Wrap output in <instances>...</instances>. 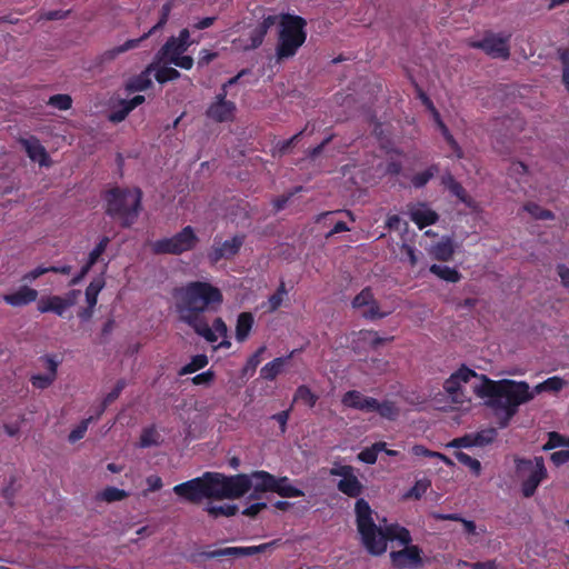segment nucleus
I'll return each mask as SVG.
<instances>
[{
	"mask_svg": "<svg viewBox=\"0 0 569 569\" xmlns=\"http://www.w3.org/2000/svg\"><path fill=\"white\" fill-rule=\"evenodd\" d=\"M173 298L178 319L208 342H216L217 336L204 313L220 308L223 302L221 290L208 281L196 280L174 288Z\"/></svg>",
	"mask_w": 569,
	"mask_h": 569,
	"instance_id": "nucleus-1",
	"label": "nucleus"
},
{
	"mask_svg": "<svg viewBox=\"0 0 569 569\" xmlns=\"http://www.w3.org/2000/svg\"><path fill=\"white\" fill-rule=\"evenodd\" d=\"M355 513L360 541L372 556L385 553L388 541L398 540L401 545H408L412 541L410 531L398 523H390L383 527L377 525L373 519L375 511L363 498H359L356 501Z\"/></svg>",
	"mask_w": 569,
	"mask_h": 569,
	"instance_id": "nucleus-2",
	"label": "nucleus"
},
{
	"mask_svg": "<svg viewBox=\"0 0 569 569\" xmlns=\"http://www.w3.org/2000/svg\"><path fill=\"white\" fill-rule=\"evenodd\" d=\"M481 383L475 387V393L480 398H488L487 405L506 415L507 422L517 413L520 405L530 401L533 393L525 381L499 380L495 381L480 375Z\"/></svg>",
	"mask_w": 569,
	"mask_h": 569,
	"instance_id": "nucleus-3",
	"label": "nucleus"
},
{
	"mask_svg": "<svg viewBox=\"0 0 569 569\" xmlns=\"http://www.w3.org/2000/svg\"><path fill=\"white\" fill-rule=\"evenodd\" d=\"M143 193L140 188L113 187L103 194L106 214L122 228L132 227L142 210Z\"/></svg>",
	"mask_w": 569,
	"mask_h": 569,
	"instance_id": "nucleus-4",
	"label": "nucleus"
},
{
	"mask_svg": "<svg viewBox=\"0 0 569 569\" xmlns=\"http://www.w3.org/2000/svg\"><path fill=\"white\" fill-rule=\"evenodd\" d=\"M307 21L305 18L291 13H281L279 17V34L276 53L278 60L293 57L307 39Z\"/></svg>",
	"mask_w": 569,
	"mask_h": 569,
	"instance_id": "nucleus-5",
	"label": "nucleus"
},
{
	"mask_svg": "<svg viewBox=\"0 0 569 569\" xmlns=\"http://www.w3.org/2000/svg\"><path fill=\"white\" fill-rule=\"evenodd\" d=\"M214 500L238 499L243 497L252 487V478L247 473L226 476L212 472Z\"/></svg>",
	"mask_w": 569,
	"mask_h": 569,
	"instance_id": "nucleus-6",
	"label": "nucleus"
},
{
	"mask_svg": "<svg viewBox=\"0 0 569 569\" xmlns=\"http://www.w3.org/2000/svg\"><path fill=\"white\" fill-rule=\"evenodd\" d=\"M172 491L193 505L200 503L203 499H214L212 472L207 471L200 477L176 485Z\"/></svg>",
	"mask_w": 569,
	"mask_h": 569,
	"instance_id": "nucleus-7",
	"label": "nucleus"
},
{
	"mask_svg": "<svg viewBox=\"0 0 569 569\" xmlns=\"http://www.w3.org/2000/svg\"><path fill=\"white\" fill-rule=\"evenodd\" d=\"M199 242V238L191 226H186L178 233L170 238H162L152 243V251L156 254L179 256L191 251Z\"/></svg>",
	"mask_w": 569,
	"mask_h": 569,
	"instance_id": "nucleus-8",
	"label": "nucleus"
},
{
	"mask_svg": "<svg viewBox=\"0 0 569 569\" xmlns=\"http://www.w3.org/2000/svg\"><path fill=\"white\" fill-rule=\"evenodd\" d=\"M516 467L518 475L529 471V476L521 483V491L523 497H532L541 481L547 478L543 458L536 457L535 461L529 459H517Z\"/></svg>",
	"mask_w": 569,
	"mask_h": 569,
	"instance_id": "nucleus-9",
	"label": "nucleus"
},
{
	"mask_svg": "<svg viewBox=\"0 0 569 569\" xmlns=\"http://www.w3.org/2000/svg\"><path fill=\"white\" fill-rule=\"evenodd\" d=\"M355 471L352 466L339 463H335L329 471L332 477H341L337 483V489L349 498H358L365 490V486Z\"/></svg>",
	"mask_w": 569,
	"mask_h": 569,
	"instance_id": "nucleus-10",
	"label": "nucleus"
},
{
	"mask_svg": "<svg viewBox=\"0 0 569 569\" xmlns=\"http://www.w3.org/2000/svg\"><path fill=\"white\" fill-rule=\"evenodd\" d=\"M510 38L511 34L488 32L481 40L473 41L470 46L482 50L492 58L507 60L510 57Z\"/></svg>",
	"mask_w": 569,
	"mask_h": 569,
	"instance_id": "nucleus-11",
	"label": "nucleus"
},
{
	"mask_svg": "<svg viewBox=\"0 0 569 569\" xmlns=\"http://www.w3.org/2000/svg\"><path fill=\"white\" fill-rule=\"evenodd\" d=\"M246 241L244 234H234L231 239L221 241L217 236L213 244L208 251V260L211 264L218 263L220 260H230L236 257Z\"/></svg>",
	"mask_w": 569,
	"mask_h": 569,
	"instance_id": "nucleus-12",
	"label": "nucleus"
},
{
	"mask_svg": "<svg viewBox=\"0 0 569 569\" xmlns=\"http://www.w3.org/2000/svg\"><path fill=\"white\" fill-rule=\"evenodd\" d=\"M405 548L390 552V561L395 569H418L423 565L422 550L417 545H403Z\"/></svg>",
	"mask_w": 569,
	"mask_h": 569,
	"instance_id": "nucleus-13",
	"label": "nucleus"
},
{
	"mask_svg": "<svg viewBox=\"0 0 569 569\" xmlns=\"http://www.w3.org/2000/svg\"><path fill=\"white\" fill-rule=\"evenodd\" d=\"M169 12H170V6L164 4L162 7L161 17L156 26H153L148 32L142 34L140 38L129 39L123 44L114 47L110 50H107L101 56L102 61H111V60L116 59L119 54L137 48L141 41L148 39L156 30H158L159 28H162L167 23Z\"/></svg>",
	"mask_w": 569,
	"mask_h": 569,
	"instance_id": "nucleus-14",
	"label": "nucleus"
},
{
	"mask_svg": "<svg viewBox=\"0 0 569 569\" xmlns=\"http://www.w3.org/2000/svg\"><path fill=\"white\" fill-rule=\"evenodd\" d=\"M497 436L495 429H486L475 433H467L462 437L452 439L447 447L449 448H471V447H485L491 443Z\"/></svg>",
	"mask_w": 569,
	"mask_h": 569,
	"instance_id": "nucleus-15",
	"label": "nucleus"
},
{
	"mask_svg": "<svg viewBox=\"0 0 569 569\" xmlns=\"http://www.w3.org/2000/svg\"><path fill=\"white\" fill-rule=\"evenodd\" d=\"M345 407L360 410L363 412H376L378 400L372 397L363 396L358 390L347 391L341 399Z\"/></svg>",
	"mask_w": 569,
	"mask_h": 569,
	"instance_id": "nucleus-16",
	"label": "nucleus"
},
{
	"mask_svg": "<svg viewBox=\"0 0 569 569\" xmlns=\"http://www.w3.org/2000/svg\"><path fill=\"white\" fill-rule=\"evenodd\" d=\"M473 377H478V373L462 365L458 370L451 373L448 379L445 380L443 389L449 396H451L455 401H457V396L461 390V383L468 382Z\"/></svg>",
	"mask_w": 569,
	"mask_h": 569,
	"instance_id": "nucleus-17",
	"label": "nucleus"
},
{
	"mask_svg": "<svg viewBox=\"0 0 569 569\" xmlns=\"http://www.w3.org/2000/svg\"><path fill=\"white\" fill-rule=\"evenodd\" d=\"M408 211L411 221L416 223L420 230L435 224L439 219L438 213L428 208V206L423 202L418 204H409Z\"/></svg>",
	"mask_w": 569,
	"mask_h": 569,
	"instance_id": "nucleus-18",
	"label": "nucleus"
},
{
	"mask_svg": "<svg viewBox=\"0 0 569 569\" xmlns=\"http://www.w3.org/2000/svg\"><path fill=\"white\" fill-rule=\"evenodd\" d=\"M278 17L277 16H267L262 19L261 22H259L249 33L248 43L244 44V50H254L259 48L269 29L277 22Z\"/></svg>",
	"mask_w": 569,
	"mask_h": 569,
	"instance_id": "nucleus-19",
	"label": "nucleus"
},
{
	"mask_svg": "<svg viewBox=\"0 0 569 569\" xmlns=\"http://www.w3.org/2000/svg\"><path fill=\"white\" fill-rule=\"evenodd\" d=\"M236 103L232 101H213L207 109L206 116L216 122L231 121L234 117Z\"/></svg>",
	"mask_w": 569,
	"mask_h": 569,
	"instance_id": "nucleus-20",
	"label": "nucleus"
},
{
	"mask_svg": "<svg viewBox=\"0 0 569 569\" xmlns=\"http://www.w3.org/2000/svg\"><path fill=\"white\" fill-rule=\"evenodd\" d=\"M21 144L32 161L38 162L41 167L50 166V157L46 148L40 143L39 139L36 137L22 139Z\"/></svg>",
	"mask_w": 569,
	"mask_h": 569,
	"instance_id": "nucleus-21",
	"label": "nucleus"
},
{
	"mask_svg": "<svg viewBox=\"0 0 569 569\" xmlns=\"http://www.w3.org/2000/svg\"><path fill=\"white\" fill-rule=\"evenodd\" d=\"M158 63L152 61L139 74L131 77L126 83V90L129 92H140L152 86L151 74L157 69Z\"/></svg>",
	"mask_w": 569,
	"mask_h": 569,
	"instance_id": "nucleus-22",
	"label": "nucleus"
},
{
	"mask_svg": "<svg viewBox=\"0 0 569 569\" xmlns=\"http://www.w3.org/2000/svg\"><path fill=\"white\" fill-rule=\"evenodd\" d=\"M38 298V291L28 286L20 287L17 291L3 296V301L12 307L27 306Z\"/></svg>",
	"mask_w": 569,
	"mask_h": 569,
	"instance_id": "nucleus-23",
	"label": "nucleus"
},
{
	"mask_svg": "<svg viewBox=\"0 0 569 569\" xmlns=\"http://www.w3.org/2000/svg\"><path fill=\"white\" fill-rule=\"evenodd\" d=\"M187 51L183 44L176 41V37H170L164 44L156 53L153 61L160 64L161 62L169 63L172 57H178Z\"/></svg>",
	"mask_w": 569,
	"mask_h": 569,
	"instance_id": "nucleus-24",
	"label": "nucleus"
},
{
	"mask_svg": "<svg viewBox=\"0 0 569 569\" xmlns=\"http://www.w3.org/2000/svg\"><path fill=\"white\" fill-rule=\"evenodd\" d=\"M296 350H292L286 357L274 358L272 361L266 363L260 370V377L268 381H273L283 369V366L295 356Z\"/></svg>",
	"mask_w": 569,
	"mask_h": 569,
	"instance_id": "nucleus-25",
	"label": "nucleus"
},
{
	"mask_svg": "<svg viewBox=\"0 0 569 569\" xmlns=\"http://www.w3.org/2000/svg\"><path fill=\"white\" fill-rule=\"evenodd\" d=\"M254 317L251 312L244 311L238 315L236 322V340L238 342H244L253 328Z\"/></svg>",
	"mask_w": 569,
	"mask_h": 569,
	"instance_id": "nucleus-26",
	"label": "nucleus"
},
{
	"mask_svg": "<svg viewBox=\"0 0 569 569\" xmlns=\"http://www.w3.org/2000/svg\"><path fill=\"white\" fill-rule=\"evenodd\" d=\"M249 476L252 478L251 488L256 491L273 492L277 477L264 470L252 471Z\"/></svg>",
	"mask_w": 569,
	"mask_h": 569,
	"instance_id": "nucleus-27",
	"label": "nucleus"
},
{
	"mask_svg": "<svg viewBox=\"0 0 569 569\" xmlns=\"http://www.w3.org/2000/svg\"><path fill=\"white\" fill-rule=\"evenodd\" d=\"M37 308L41 313L53 312L60 317H62L67 310L64 300H62V297L60 296H50L47 298H41L38 302Z\"/></svg>",
	"mask_w": 569,
	"mask_h": 569,
	"instance_id": "nucleus-28",
	"label": "nucleus"
},
{
	"mask_svg": "<svg viewBox=\"0 0 569 569\" xmlns=\"http://www.w3.org/2000/svg\"><path fill=\"white\" fill-rule=\"evenodd\" d=\"M273 492L282 498H299L305 495L301 489L291 485L288 477L276 478Z\"/></svg>",
	"mask_w": 569,
	"mask_h": 569,
	"instance_id": "nucleus-29",
	"label": "nucleus"
},
{
	"mask_svg": "<svg viewBox=\"0 0 569 569\" xmlns=\"http://www.w3.org/2000/svg\"><path fill=\"white\" fill-rule=\"evenodd\" d=\"M429 270L432 274L439 277L440 279H442L447 282H451V283L459 282L462 277L461 273L457 269L448 267V266H441V264L435 263L429 268Z\"/></svg>",
	"mask_w": 569,
	"mask_h": 569,
	"instance_id": "nucleus-30",
	"label": "nucleus"
},
{
	"mask_svg": "<svg viewBox=\"0 0 569 569\" xmlns=\"http://www.w3.org/2000/svg\"><path fill=\"white\" fill-rule=\"evenodd\" d=\"M439 170V164L433 163L426 170L413 174L410 178L412 187L416 189L423 188L436 174H438Z\"/></svg>",
	"mask_w": 569,
	"mask_h": 569,
	"instance_id": "nucleus-31",
	"label": "nucleus"
},
{
	"mask_svg": "<svg viewBox=\"0 0 569 569\" xmlns=\"http://www.w3.org/2000/svg\"><path fill=\"white\" fill-rule=\"evenodd\" d=\"M106 282L102 277L93 279L86 289V300L90 308H94L98 302V295L103 289Z\"/></svg>",
	"mask_w": 569,
	"mask_h": 569,
	"instance_id": "nucleus-32",
	"label": "nucleus"
},
{
	"mask_svg": "<svg viewBox=\"0 0 569 569\" xmlns=\"http://www.w3.org/2000/svg\"><path fill=\"white\" fill-rule=\"evenodd\" d=\"M124 388H126V381L123 379L118 380L116 386L113 387V389L103 398V400L99 407V410L96 415L97 419H99L101 417V415L104 412V410L107 409V407L109 405H111L114 400H117L119 398V396L121 395V392Z\"/></svg>",
	"mask_w": 569,
	"mask_h": 569,
	"instance_id": "nucleus-33",
	"label": "nucleus"
},
{
	"mask_svg": "<svg viewBox=\"0 0 569 569\" xmlns=\"http://www.w3.org/2000/svg\"><path fill=\"white\" fill-rule=\"evenodd\" d=\"M523 210L527 211L536 220H553L555 219V213L551 210L545 209L536 202L529 201V202L525 203Z\"/></svg>",
	"mask_w": 569,
	"mask_h": 569,
	"instance_id": "nucleus-34",
	"label": "nucleus"
},
{
	"mask_svg": "<svg viewBox=\"0 0 569 569\" xmlns=\"http://www.w3.org/2000/svg\"><path fill=\"white\" fill-rule=\"evenodd\" d=\"M376 412L381 418H385V419L393 421V420H396L398 418L400 410L397 407L395 401L383 400L381 402L378 401Z\"/></svg>",
	"mask_w": 569,
	"mask_h": 569,
	"instance_id": "nucleus-35",
	"label": "nucleus"
},
{
	"mask_svg": "<svg viewBox=\"0 0 569 569\" xmlns=\"http://www.w3.org/2000/svg\"><path fill=\"white\" fill-rule=\"evenodd\" d=\"M209 360L206 355H196L191 358L190 362L184 365L178 371L179 376H186L193 373L200 369H203L208 365Z\"/></svg>",
	"mask_w": 569,
	"mask_h": 569,
	"instance_id": "nucleus-36",
	"label": "nucleus"
},
{
	"mask_svg": "<svg viewBox=\"0 0 569 569\" xmlns=\"http://www.w3.org/2000/svg\"><path fill=\"white\" fill-rule=\"evenodd\" d=\"M110 243V238L103 236L96 247L90 251L88 259L86 261L87 269H91L100 259V257L104 253L108 244Z\"/></svg>",
	"mask_w": 569,
	"mask_h": 569,
	"instance_id": "nucleus-37",
	"label": "nucleus"
},
{
	"mask_svg": "<svg viewBox=\"0 0 569 569\" xmlns=\"http://www.w3.org/2000/svg\"><path fill=\"white\" fill-rule=\"evenodd\" d=\"M293 401H301L309 408H313L318 401V396L308 386L301 385L295 392Z\"/></svg>",
	"mask_w": 569,
	"mask_h": 569,
	"instance_id": "nucleus-38",
	"label": "nucleus"
},
{
	"mask_svg": "<svg viewBox=\"0 0 569 569\" xmlns=\"http://www.w3.org/2000/svg\"><path fill=\"white\" fill-rule=\"evenodd\" d=\"M153 72L156 81L160 84L167 83L169 81H174L179 79L181 76V73L177 69L167 66L160 67V64H158L157 69Z\"/></svg>",
	"mask_w": 569,
	"mask_h": 569,
	"instance_id": "nucleus-39",
	"label": "nucleus"
},
{
	"mask_svg": "<svg viewBox=\"0 0 569 569\" xmlns=\"http://www.w3.org/2000/svg\"><path fill=\"white\" fill-rule=\"evenodd\" d=\"M453 252V246L450 240L440 241L433 247V256L439 261H449Z\"/></svg>",
	"mask_w": 569,
	"mask_h": 569,
	"instance_id": "nucleus-40",
	"label": "nucleus"
},
{
	"mask_svg": "<svg viewBox=\"0 0 569 569\" xmlns=\"http://www.w3.org/2000/svg\"><path fill=\"white\" fill-rule=\"evenodd\" d=\"M455 457L460 463L468 467L470 469V471L472 472V475H475L476 477L480 476L481 463L478 459L470 457L469 455L465 453L463 451H456Z\"/></svg>",
	"mask_w": 569,
	"mask_h": 569,
	"instance_id": "nucleus-41",
	"label": "nucleus"
},
{
	"mask_svg": "<svg viewBox=\"0 0 569 569\" xmlns=\"http://www.w3.org/2000/svg\"><path fill=\"white\" fill-rule=\"evenodd\" d=\"M159 437L154 426L147 427L142 430L139 439V446L141 448H149L159 443Z\"/></svg>",
	"mask_w": 569,
	"mask_h": 569,
	"instance_id": "nucleus-42",
	"label": "nucleus"
},
{
	"mask_svg": "<svg viewBox=\"0 0 569 569\" xmlns=\"http://www.w3.org/2000/svg\"><path fill=\"white\" fill-rule=\"evenodd\" d=\"M209 516L213 518H218L221 516L231 517L238 512V507L236 505H222V506H207L204 509Z\"/></svg>",
	"mask_w": 569,
	"mask_h": 569,
	"instance_id": "nucleus-43",
	"label": "nucleus"
},
{
	"mask_svg": "<svg viewBox=\"0 0 569 569\" xmlns=\"http://www.w3.org/2000/svg\"><path fill=\"white\" fill-rule=\"evenodd\" d=\"M565 380L558 376L550 377L546 379L543 382L539 383L536 389L538 392L541 391H550V392H558L560 391L565 386Z\"/></svg>",
	"mask_w": 569,
	"mask_h": 569,
	"instance_id": "nucleus-44",
	"label": "nucleus"
},
{
	"mask_svg": "<svg viewBox=\"0 0 569 569\" xmlns=\"http://www.w3.org/2000/svg\"><path fill=\"white\" fill-rule=\"evenodd\" d=\"M47 103L52 108L66 111L72 107V98L66 93H58L51 96Z\"/></svg>",
	"mask_w": 569,
	"mask_h": 569,
	"instance_id": "nucleus-45",
	"label": "nucleus"
},
{
	"mask_svg": "<svg viewBox=\"0 0 569 569\" xmlns=\"http://www.w3.org/2000/svg\"><path fill=\"white\" fill-rule=\"evenodd\" d=\"M286 295V286L283 282H281L276 292L272 293L268 299V311L274 312L276 310H278L282 305Z\"/></svg>",
	"mask_w": 569,
	"mask_h": 569,
	"instance_id": "nucleus-46",
	"label": "nucleus"
},
{
	"mask_svg": "<svg viewBox=\"0 0 569 569\" xmlns=\"http://www.w3.org/2000/svg\"><path fill=\"white\" fill-rule=\"evenodd\" d=\"M93 420H97L96 416H91L87 419H83L74 429L71 430V432L69 433V441L71 443H74L77 442L78 440L82 439L88 430V427L89 425L93 421Z\"/></svg>",
	"mask_w": 569,
	"mask_h": 569,
	"instance_id": "nucleus-47",
	"label": "nucleus"
},
{
	"mask_svg": "<svg viewBox=\"0 0 569 569\" xmlns=\"http://www.w3.org/2000/svg\"><path fill=\"white\" fill-rule=\"evenodd\" d=\"M375 297L370 287L363 288L352 300L351 305L355 309L368 307L372 303Z\"/></svg>",
	"mask_w": 569,
	"mask_h": 569,
	"instance_id": "nucleus-48",
	"label": "nucleus"
},
{
	"mask_svg": "<svg viewBox=\"0 0 569 569\" xmlns=\"http://www.w3.org/2000/svg\"><path fill=\"white\" fill-rule=\"evenodd\" d=\"M100 497H101L102 500H104L107 502H114V501H121L124 498H127L128 497V492L122 490V489H118L116 487H107L100 493Z\"/></svg>",
	"mask_w": 569,
	"mask_h": 569,
	"instance_id": "nucleus-49",
	"label": "nucleus"
},
{
	"mask_svg": "<svg viewBox=\"0 0 569 569\" xmlns=\"http://www.w3.org/2000/svg\"><path fill=\"white\" fill-rule=\"evenodd\" d=\"M529 173V168L522 161H512L508 168V176L515 178L518 181H522V178Z\"/></svg>",
	"mask_w": 569,
	"mask_h": 569,
	"instance_id": "nucleus-50",
	"label": "nucleus"
},
{
	"mask_svg": "<svg viewBox=\"0 0 569 569\" xmlns=\"http://www.w3.org/2000/svg\"><path fill=\"white\" fill-rule=\"evenodd\" d=\"M448 190L452 196L457 197L459 201L465 203L467 207H473V200L471 199V197L468 196L466 189L462 187L460 182L457 181Z\"/></svg>",
	"mask_w": 569,
	"mask_h": 569,
	"instance_id": "nucleus-51",
	"label": "nucleus"
},
{
	"mask_svg": "<svg viewBox=\"0 0 569 569\" xmlns=\"http://www.w3.org/2000/svg\"><path fill=\"white\" fill-rule=\"evenodd\" d=\"M54 380H56V378L52 377V375H48V373H37V375H32L30 378L31 385L34 388L40 389V390L49 388L53 383Z\"/></svg>",
	"mask_w": 569,
	"mask_h": 569,
	"instance_id": "nucleus-52",
	"label": "nucleus"
},
{
	"mask_svg": "<svg viewBox=\"0 0 569 569\" xmlns=\"http://www.w3.org/2000/svg\"><path fill=\"white\" fill-rule=\"evenodd\" d=\"M389 311H381L380 306L376 299L368 306V309L362 312V317L368 320L382 319L389 316Z\"/></svg>",
	"mask_w": 569,
	"mask_h": 569,
	"instance_id": "nucleus-53",
	"label": "nucleus"
},
{
	"mask_svg": "<svg viewBox=\"0 0 569 569\" xmlns=\"http://www.w3.org/2000/svg\"><path fill=\"white\" fill-rule=\"evenodd\" d=\"M276 545V541L262 543L259 546L239 547V557H249L257 553L264 552L271 549Z\"/></svg>",
	"mask_w": 569,
	"mask_h": 569,
	"instance_id": "nucleus-54",
	"label": "nucleus"
},
{
	"mask_svg": "<svg viewBox=\"0 0 569 569\" xmlns=\"http://www.w3.org/2000/svg\"><path fill=\"white\" fill-rule=\"evenodd\" d=\"M39 361L42 362L44 369L48 371V375H52V377L57 378L60 360L56 355H44L39 358Z\"/></svg>",
	"mask_w": 569,
	"mask_h": 569,
	"instance_id": "nucleus-55",
	"label": "nucleus"
},
{
	"mask_svg": "<svg viewBox=\"0 0 569 569\" xmlns=\"http://www.w3.org/2000/svg\"><path fill=\"white\" fill-rule=\"evenodd\" d=\"M569 446V441L560 433L552 431L549 432L548 441L543 446V450H551L558 447Z\"/></svg>",
	"mask_w": 569,
	"mask_h": 569,
	"instance_id": "nucleus-56",
	"label": "nucleus"
},
{
	"mask_svg": "<svg viewBox=\"0 0 569 569\" xmlns=\"http://www.w3.org/2000/svg\"><path fill=\"white\" fill-rule=\"evenodd\" d=\"M207 558L239 557V547H226L206 552Z\"/></svg>",
	"mask_w": 569,
	"mask_h": 569,
	"instance_id": "nucleus-57",
	"label": "nucleus"
},
{
	"mask_svg": "<svg viewBox=\"0 0 569 569\" xmlns=\"http://www.w3.org/2000/svg\"><path fill=\"white\" fill-rule=\"evenodd\" d=\"M302 190V187H296L291 192L287 194H281L273 199L272 204L276 212L283 210L288 203V201L297 193Z\"/></svg>",
	"mask_w": 569,
	"mask_h": 569,
	"instance_id": "nucleus-58",
	"label": "nucleus"
},
{
	"mask_svg": "<svg viewBox=\"0 0 569 569\" xmlns=\"http://www.w3.org/2000/svg\"><path fill=\"white\" fill-rule=\"evenodd\" d=\"M267 350V347L266 346H261L259 347L256 352H253L247 360V363H246V367H244V370L248 371V370H251V371H254L257 369V367L260 365L261 360H262V355L264 353V351Z\"/></svg>",
	"mask_w": 569,
	"mask_h": 569,
	"instance_id": "nucleus-59",
	"label": "nucleus"
},
{
	"mask_svg": "<svg viewBox=\"0 0 569 569\" xmlns=\"http://www.w3.org/2000/svg\"><path fill=\"white\" fill-rule=\"evenodd\" d=\"M357 459L363 463L373 465L377 462L378 453L372 446L366 447L357 455Z\"/></svg>",
	"mask_w": 569,
	"mask_h": 569,
	"instance_id": "nucleus-60",
	"label": "nucleus"
},
{
	"mask_svg": "<svg viewBox=\"0 0 569 569\" xmlns=\"http://www.w3.org/2000/svg\"><path fill=\"white\" fill-rule=\"evenodd\" d=\"M306 129L299 131L295 136H292L290 139L280 141L277 147L280 154H286L293 146L295 143L302 137Z\"/></svg>",
	"mask_w": 569,
	"mask_h": 569,
	"instance_id": "nucleus-61",
	"label": "nucleus"
},
{
	"mask_svg": "<svg viewBox=\"0 0 569 569\" xmlns=\"http://www.w3.org/2000/svg\"><path fill=\"white\" fill-rule=\"evenodd\" d=\"M416 87V94L417 98L421 101V103L426 107V109L430 112V114H433L435 111H438L435 107L432 100L428 97V94L423 91L421 87L418 84Z\"/></svg>",
	"mask_w": 569,
	"mask_h": 569,
	"instance_id": "nucleus-62",
	"label": "nucleus"
},
{
	"mask_svg": "<svg viewBox=\"0 0 569 569\" xmlns=\"http://www.w3.org/2000/svg\"><path fill=\"white\" fill-rule=\"evenodd\" d=\"M184 70H190L193 67L194 60L191 56H184L183 53L178 57H172L169 62Z\"/></svg>",
	"mask_w": 569,
	"mask_h": 569,
	"instance_id": "nucleus-63",
	"label": "nucleus"
},
{
	"mask_svg": "<svg viewBox=\"0 0 569 569\" xmlns=\"http://www.w3.org/2000/svg\"><path fill=\"white\" fill-rule=\"evenodd\" d=\"M214 380V372L212 370H207L191 378V382L196 386L199 385H209Z\"/></svg>",
	"mask_w": 569,
	"mask_h": 569,
	"instance_id": "nucleus-64",
	"label": "nucleus"
}]
</instances>
